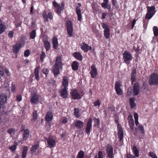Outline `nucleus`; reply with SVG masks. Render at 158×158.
Wrapping results in <instances>:
<instances>
[{
  "instance_id": "nucleus-1",
  "label": "nucleus",
  "mask_w": 158,
  "mask_h": 158,
  "mask_svg": "<svg viewBox=\"0 0 158 158\" xmlns=\"http://www.w3.org/2000/svg\"><path fill=\"white\" fill-rule=\"evenodd\" d=\"M62 62L61 57L59 56L56 57L55 63L52 70V71L55 76L59 74L60 69L62 68Z\"/></svg>"
},
{
  "instance_id": "nucleus-2",
  "label": "nucleus",
  "mask_w": 158,
  "mask_h": 158,
  "mask_svg": "<svg viewBox=\"0 0 158 158\" xmlns=\"http://www.w3.org/2000/svg\"><path fill=\"white\" fill-rule=\"evenodd\" d=\"M147 12L146 15L145 19H150L152 18L156 12L155 7L154 6H147Z\"/></svg>"
},
{
  "instance_id": "nucleus-3",
  "label": "nucleus",
  "mask_w": 158,
  "mask_h": 158,
  "mask_svg": "<svg viewBox=\"0 0 158 158\" xmlns=\"http://www.w3.org/2000/svg\"><path fill=\"white\" fill-rule=\"evenodd\" d=\"M53 6L56 8L55 11L58 15H60L61 14V11L63 10L64 8V4L63 2L61 3V6L58 4L56 2L53 1Z\"/></svg>"
},
{
  "instance_id": "nucleus-4",
  "label": "nucleus",
  "mask_w": 158,
  "mask_h": 158,
  "mask_svg": "<svg viewBox=\"0 0 158 158\" xmlns=\"http://www.w3.org/2000/svg\"><path fill=\"white\" fill-rule=\"evenodd\" d=\"M149 84L150 85H158V75L153 73L151 74L149 81Z\"/></svg>"
},
{
  "instance_id": "nucleus-5",
  "label": "nucleus",
  "mask_w": 158,
  "mask_h": 158,
  "mask_svg": "<svg viewBox=\"0 0 158 158\" xmlns=\"http://www.w3.org/2000/svg\"><path fill=\"white\" fill-rule=\"evenodd\" d=\"M106 152L107 154L106 158H114V153L113 148L112 145L108 144L106 146Z\"/></svg>"
},
{
  "instance_id": "nucleus-6",
  "label": "nucleus",
  "mask_w": 158,
  "mask_h": 158,
  "mask_svg": "<svg viewBox=\"0 0 158 158\" xmlns=\"http://www.w3.org/2000/svg\"><path fill=\"white\" fill-rule=\"evenodd\" d=\"M123 56L124 61L127 64H129L133 58L131 53L127 51H125L123 54Z\"/></svg>"
},
{
  "instance_id": "nucleus-7",
  "label": "nucleus",
  "mask_w": 158,
  "mask_h": 158,
  "mask_svg": "<svg viewBox=\"0 0 158 158\" xmlns=\"http://www.w3.org/2000/svg\"><path fill=\"white\" fill-rule=\"evenodd\" d=\"M66 30L69 36L73 35V25L70 21H68L66 23Z\"/></svg>"
},
{
  "instance_id": "nucleus-8",
  "label": "nucleus",
  "mask_w": 158,
  "mask_h": 158,
  "mask_svg": "<svg viewBox=\"0 0 158 158\" xmlns=\"http://www.w3.org/2000/svg\"><path fill=\"white\" fill-rule=\"evenodd\" d=\"M47 142V147L50 148L54 147L56 145V140L52 138L49 137L46 138Z\"/></svg>"
},
{
  "instance_id": "nucleus-9",
  "label": "nucleus",
  "mask_w": 158,
  "mask_h": 158,
  "mask_svg": "<svg viewBox=\"0 0 158 158\" xmlns=\"http://www.w3.org/2000/svg\"><path fill=\"white\" fill-rule=\"evenodd\" d=\"M102 27L104 29V35L105 38L108 39L109 38L110 35V30L107 25L104 23L102 24Z\"/></svg>"
},
{
  "instance_id": "nucleus-10",
  "label": "nucleus",
  "mask_w": 158,
  "mask_h": 158,
  "mask_svg": "<svg viewBox=\"0 0 158 158\" xmlns=\"http://www.w3.org/2000/svg\"><path fill=\"white\" fill-rule=\"evenodd\" d=\"M70 94L74 99H78L81 98L80 94L78 93L77 90L76 89H72L71 91Z\"/></svg>"
},
{
  "instance_id": "nucleus-11",
  "label": "nucleus",
  "mask_w": 158,
  "mask_h": 158,
  "mask_svg": "<svg viewBox=\"0 0 158 158\" xmlns=\"http://www.w3.org/2000/svg\"><path fill=\"white\" fill-rule=\"evenodd\" d=\"M40 95L35 93L31 95L30 102L32 104H36L38 102Z\"/></svg>"
},
{
  "instance_id": "nucleus-12",
  "label": "nucleus",
  "mask_w": 158,
  "mask_h": 158,
  "mask_svg": "<svg viewBox=\"0 0 158 158\" xmlns=\"http://www.w3.org/2000/svg\"><path fill=\"white\" fill-rule=\"evenodd\" d=\"M117 131L118 138L120 141H121L123 137V132L121 125L119 124L117 126Z\"/></svg>"
},
{
  "instance_id": "nucleus-13",
  "label": "nucleus",
  "mask_w": 158,
  "mask_h": 158,
  "mask_svg": "<svg viewBox=\"0 0 158 158\" xmlns=\"http://www.w3.org/2000/svg\"><path fill=\"white\" fill-rule=\"evenodd\" d=\"M42 16L44 19V21L46 22H48V19H52L53 18V16L52 12H50L48 13V15H47L46 11H44L43 13Z\"/></svg>"
},
{
  "instance_id": "nucleus-14",
  "label": "nucleus",
  "mask_w": 158,
  "mask_h": 158,
  "mask_svg": "<svg viewBox=\"0 0 158 158\" xmlns=\"http://www.w3.org/2000/svg\"><path fill=\"white\" fill-rule=\"evenodd\" d=\"M92 119L91 118H89L88 120V122L87 124L85 130L86 132L88 134H90V132L92 129Z\"/></svg>"
},
{
  "instance_id": "nucleus-15",
  "label": "nucleus",
  "mask_w": 158,
  "mask_h": 158,
  "mask_svg": "<svg viewBox=\"0 0 158 158\" xmlns=\"http://www.w3.org/2000/svg\"><path fill=\"white\" fill-rule=\"evenodd\" d=\"M72 125L78 129H81L83 127L84 123L79 120L77 119L73 123Z\"/></svg>"
},
{
  "instance_id": "nucleus-16",
  "label": "nucleus",
  "mask_w": 158,
  "mask_h": 158,
  "mask_svg": "<svg viewBox=\"0 0 158 158\" xmlns=\"http://www.w3.org/2000/svg\"><path fill=\"white\" fill-rule=\"evenodd\" d=\"M121 84L119 82L116 81L115 84V89L117 94L118 95H121L122 94V92L121 89Z\"/></svg>"
},
{
  "instance_id": "nucleus-17",
  "label": "nucleus",
  "mask_w": 158,
  "mask_h": 158,
  "mask_svg": "<svg viewBox=\"0 0 158 158\" xmlns=\"http://www.w3.org/2000/svg\"><path fill=\"white\" fill-rule=\"evenodd\" d=\"M91 71L90 72V73L92 77L94 78L96 76L97 74V69L95 66L93 64L91 66Z\"/></svg>"
},
{
  "instance_id": "nucleus-18",
  "label": "nucleus",
  "mask_w": 158,
  "mask_h": 158,
  "mask_svg": "<svg viewBox=\"0 0 158 158\" xmlns=\"http://www.w3.org/2000/svg\"><path fill=\"white\" fill-rule=\"evenodd\" d=\"M80 46L81 49L85 52L92 49V47L91 46H89L87 44L85 43H82Z\"/></svg>"
},
{
  "instance_id": "nucleus-19",
  "label": "nucleus",
  "mask_w": 158,
  "mask_h": 158,
  "mask_svg": "<svg viewBox=\"0 0 158 158\" xmlns=\"http://www.w3.org/2000/svg\"><path fill=\"white\" fill-rule=\"evenodd\" d=\"M68 88H62L61 87L60 91V95L64 98H66L68 97Z\"/></svg>"
},
{
  "instance_id": "nucleus-20",
  "label": "nucleus",
  "mask_w": 158,
  "mask_h": 158,
  "mask_svg": "<svg viewBox=\"0 0 158 158\" xmlns=\"http://www.w3.org/2000/svg\"><path fill=\"white\" fill-rule=\"evenodd\" d=\"M139 85L138 83H135L133 86V93L134 95H138L139 93Z\"/></svg>"
},
{
  "instance_id": "nucleus-21",
  "label": "nucleus",
  "mask_w": 158,
  "mask_h": 158,
  "mask_svg": "<svg viewBox=\"0 0 158 158\" xmlns=\"http://www.w3.org/2000/svg\"><path fill=\"white\" fill-rule=\"evenodd\" d=\"M63 81L62 82L63 88H68L69 84V81L68 77L66 76H64L63 77Z\"/></svg>"
},
{
  "instance_id": "nucleus-22",
  "label": "nucleus",
  "mask_w": 158,
  "mask_h": 158,
  "mask_svg": "<svg viewBox=\"0 0 158 158\" xmlns=\"http://www.w3.org/2000/svg\"><path fill=\"white\" fill-rule=\"evenodd\" d=\"M136 75V71L135 68H133L131 74V79L132 83L135 82V77Z\"/></svg>"
},
{
  "instance_id": "nucleus-23",
  "label": "nucleus",
  "mask_w": 158,
  "mask_h": 158,
  "mask_svg": "<svg viewBox=\"0 0 158 158\" xmlns=\"http://www.w3.org/2000/svg\"><path fill=\"white\" fill-rule=\"evenodd\" d=\"M21 47V44L19 43L13 45L12 47L13 52L15 53H18Z\"/></svg>"
},
{
  "instance_id": "nucleus-24",
  "label": "nucleus",
  "mask_w": 158,
  "mask_h": 158,
  "mask_svg": "<svg viewBox=\"0 0 158 158\" xmlns=\"http://www.w3.org/2000/svg\"><path fill=\"white\" fill-rule=\"evenodd\" d=\"M29 131L27 129L24 131L23 135V141L27 140L29 137Z\"/></svg>"
},
{
  "instance_id": "nucleus-25",
  "label": "nucleus",
  "mask_w": 158,
  "mask_h": 158,
  "mask_svg": "<svg viewBox=\"0 0 158 158\" xmlns=\"http://www.w3.org/2000/svg\"><path fill=\"white\" fill-rule=\"evenodd\" d=\"M7 98V96L5 94H2L0 96V103L3 105L6 101Z\"/></svg>"
},
{
  "instance_id": "nucleus-26",
  "label": "nucleus",
  "mask_w": 158,
  "mask_h": 158,
  "mask_svg": "<svg viewBox=\"0 0 158 158\" xmlns=\"http://www.w3.org/2000/svg\"><path fill=\"white\" fill-rule=\"evenodd\" d=\"M53 118V115L51 112H48L45 117V120L47 122L51 121Z\"/></svg>"
},
{
  "instance_id": "nucleus-27",
  "label": "nucleus",
  "mask_w": 158,
  "mask_h": 158,
  "mask_svg": "<svg viewBox=\"0 0 158 158\" xmlns=\"http://www.w3.org/2000/svg\"><path fill=\"white\" fill-rule=\"evenodd\" d=\"M40 69V66L36 67L34 71V76L35 77V78L37 81L39 80V71Z\"/></svg>"
},
{
  "instance_id": "nucleus-28",
  "label": "nucleus",
  "mask_w": 158,
  "mask_h": 158,
  "mask_svg": "<svg viewBox=\"0 0 158 158\" xmlns=\"http://www.w3.org/2000/svg\"><path fill=\"white\" fill-rule=\"evenodd\" d=\"M73 55L74 57L75 58L77 59L80 61L82 60V56L79 52H74L73 53Z\"/></svg>"
},
{
  "instance_id": "nucleus-29",
  "label": "nucleus",
  "mask_w": 158,
  "mask_h": 158,
  "mask_svg": "<svg viewBox=\"0 0 158 158\" xmlns=\"http://www.w3.org/2000/svg\"><path fill=\"white\" fill-rule=\"evenodd\" d=\"M79 65V64L77 61H74L71 64L72 69L74 71L77 70L78 69Z\"/></svg>"
},
{
  "instance_id": "nucleus-30",
  "label": "nucleus",
  "mask_w": 158,
  "mask_h": 158,
  "mask_svg": "<svg viewBox=\"0 0 158 158\" xmlns=\"http://www.w3.org/2000/svg\"><path fill=\"white\" fill-rule=\"evenodd\" d=\"M52 42L53 48L55 49H56L58 45L57 38L54 37L53 39Z\"/></svg>"
},
{
  "instance_id": "nucleus-31",
  "label": "nucleus",
  "mask_w": 158,
  "mask_h": 158,
  "mask_svg": "<svg viewBox=\"0 0 158 158\" xmlns=\"http://www.w3.org/2000/svg\"><path fill=\"white\" fill-rule=\"evenodd\" d=\"M76 11L78 16V20L81 21V10L79 8L77 7L76 8Z\"/></svg>"
},
{
  "instance_id": "nucleus-32",
  "label": "nucleus",
  "mask_w": 158,
  "mask_h": 158,
  "mask_svg": "<svg viewBox=\"0 0 158 158\" xmlns=\"http://www.w3.org/2000/svg\"><path fill=\"white\" fill-rule=\"evenodd\" d=\"M39 147V143H37L36 144L33 145L31 148L30 151L31 152L33 153L35 152L37 150V149Z\"/></svg>"
},
{
  "instance_id": "nucleus-33",
  "label": "nucleus",
  "mask_w": 158,
  "mask_h": 158,
  "mask_svg": "<svg viewBox=\"0 0 158 158\" xmlns=\"http://www.w3.org/2000/svg\"><path fill=\"white\" fill-rule=\"evenodd\" d=\"M134 154L136 157H138L139 156V150L135 146H134L132 149Z\"/></svg>"
},
{
  "instance_id": "nucleus-34",
  "label": "nucleus",
  "mask_w": 158,
  "mask_h": 158,
  "mask_svg": "<svg viewBox=\"0 0 158 158\" xmlns=\"http://www.w3.org/2000/svg\"><path fill=\"white\" fill-rule=\"evenodd\" d=\"M135 100V99L134 98H131L129 99L130 106L131 109L134 108L136 106L135 103L134 102Z\"/></svg>"
},
{
  "instance_id": "nucleus-35",
  "label": "nucleus",
  "mask_w": 158,
  "mask_h": 158,
  "mask_svg": "<svg viewBox=\"0 0 158 158\" xmlns=\"http://www.w3.org/2000/svg\"><path fill=\"white\" fill-rule=\"evenodd\" d=\"M44 45L46 51H48L50 49V44L48 41L45 40L44 41Z\"/></svg>"
},
{
  "instance_id": "nucleus-36",
  "label": "nucleus",
  "mask_w": 158,
  "mask_h": 158,
  "mask_svg": "<svg viewBox=\"0 0 158 158\" xmlns=\"http://www.w3.org/2000/svg\"><path fill=\"white\" fill-rule=\"evenodd\" d=\"M38 117L37 111L35 110L32 113L33 118L32 119V121H35L36 120Z\"/></svg>"
},
{
  "instance_id": "nucleus-37",
  "label": "nucleus",
  "mask_w": 158,
  "mask_h": 158,
  "mask_svg": "<svg viewBox=\"0 0 158 158\" xmlns=\"http://www.w3.org/2000/svg\"><path fill=\"white\" fill-rule=\"evenodd\" d=\"M4 78V72L3 67L0 66V81H2Z\"/></svg>"
},
{
  "instance_id": "nucleus-38",
  "label": "nucleus",
  "mask_w": 158,
  "mask_h": 158,
  "mask_svg": "<svg viewBox=\"0 0 158 158\" xmlns=\"http://www.w3.org/2000/svg\"><path fill=\"white\" fill-rule=\"evenodd\" d=\"M28 148L27 147H25L22 152L23 158H26L27 152Z\"/></svg>"
},
{
  "instance_id": "nucleus-39",
  "label": "nucleus",
  "mask_w": 158,
  "mask_h": 158,
  "mask_svg": "<svg viewBox=\"0 0 158 158\" xmlns=\"http://www.w3.org/2000/svg\"><path fill=\"white\" fill-rule=\"evenodd\" d=\"M101 5L102 7L107 9L108 10H110V6L108 5V3L103 2L101 4Z\"/></svg>"
},
{
  "instance_id": "nucleus-40",
  "label": "nucleus",
  "mask_w": 158,
  "mask_h": 158,
  "mask_svg": "<svg viewBox=\"0 0 158 158\" xmlns=\"http://www.w3.org/2000/svg\"><path fill=\"white\" fill-rule=\"evenodd\" d=\"M84 153L83 151L81 150L78 153L76 158H83Z\"/></svg>"
},
{
  "instance_id": "nucleus-41",
  "label": "nucleus",
  "mask_w": 158,
  "mask_h": 158,
  "mask_svg": "<svg viewBox=\"0 0 158 158\" xmlns=\"http://www.w3.org/2000/svg\"><path fill=\"white\" fill-rule=\"evenodd\" d=\"M153 31L154 35L155 36H158V28L157 27L155 26L153 28Z\"/></svg>"
},
{
  "instance_id": "nucleus-42",
  "label": "nucleus",
  "mask_w": 158,
  "mask_h": 158,
  "mask_svg": "<svg viewBox=\"0 0 158 158\" xmlns=\"http://www.w3.org/2000/svg\"><path fill=\"white\" fill-rule=\"evenodd\" d=\"M5 28V26L3 23L0 24V34L4 31Z\"/></svg>"
},
{
  "instance_id": "nucleus-43",
  "label": "nucleus",
  "mask_w": 158,
  "mask_h": 158,
  "mask_svg": "<svg viewBox=\"0 0 158 158\" xmlns=\"http://www.w3.org/2000/svg\"><path fill=\"white\" fill-rule=\"evenodd\" d=\"M134 117L135 119V124L136 126H138L139 124V122L138 116L137 113H134Z\"/></svg>"
},
{
  "instance_id": "nucleus-44",
  "label": "nucleus",
  "mask_w": 158,
  "mask_h": 158,
  "mask_svg": "<svg viewBox=\"0 0 158 158\" xmlns=\"http://www.w3.org/2000/svg\"><path fill=\"white\" fill-rule=\"evenodd\" d=\"M30 37L31 39H34L36 35V31L35 30H33L30 33Z\"/></svg>"
},
{
  "instance_id": "nucleus-45",
  "label": "nucleus",
  "mask_w": 158,
  "mask_h": 158,
  "mask_svg": "<svg viewBox=\"0 0 158 158\" xmlns=\"http://www.w3.org/2000/svg\"><path fill=\"white\" fill-rule=\"evenodd\" d=\"M74 114L75 116L77 118H78L80 117V115L79 114V110L78 108H75Z\"/></svg>"
},
{
  "instance_id": "nucleus-46",
  "label": "nucleus",
  "mask_w": 158,
  "mask_h": 158,
  "mask_svg": "<svg viewBox=\"0 0 158 158\" xmlns=\"http://www.w3.org/2000/svg\"><path fill=\"white\" fill-rule=\"evenodd\" d=\"M17 143H15L13 145L10 147L9 149L12 152H14L15 150V149L17 148Z\"/></svg>"
},
{
  "instance_id": "nucleus-47",
  "label": "nucleus",
  "mask_w": 158,
  "mask_h": 158,
  "mask_svg": "<svg viewBox=\"0 0 158 158\" xmlns=\"http://www.w3.org/2000/svg\"><path fill=\"white\" fill-rule=\"evenodd\" d=\"M46 55L44 51H42L40 56V60L42 62L44 61V59L46 57Z\"/></svg>"
},
{
  "instance_id": "nucleus-48",
  "label": "nucleus",
  "mask_w": 158,
  "mask_h": 158,
  "mask_svg": "<svg viewBox=\"0 0 158 158\" xmlns=\"http://www.w3.org/2000/svg\"><path fill=\"white\" fill-rule=\"evenodd\" d=\"M130 126V129L132 130L134 129V121H132L131 122H128Z\"/></svg>"
},
{
  "instance_id": "nucleus-49",
  "label": "nucleus",
  "mask_w": 158,
  "mask_h": 158,
  "mask_svg": "<svg viewBox=\"0 0 158 158\" xmlns=\"http://www.w3.org/2000/svg\"><path fill=\"white\" fill-rule=\"evenodd\" d=\"M148 155L149 156L152 157V158H157V157L156 154L153 153V152H150L148 153Z\"/></svg>"
},
{
  "instance_id": "nucleus-50",
  "label": "nucleus",
  "mask_w": 158,
  "mask_h": 158,
  "mask_svg": "<svg viewBox=\"0 0 158 158\" xmlns=\"http://www.w3.org/2000/svg\"><path fill=\"white\" fill-rule=\"evenodd\" d=\"M94 120L95 122V126H98L100 124V121L98 118H94Z\"/></svg>"
},
{
  "instance_id": "nucleus-51",
  "label": "nucleus",
  "mask_w": 158,
  "mask_h": 158,
  "mask_svg": "<svg viewBox=\"0 0 158 158\" xmlns=\"http://www.w3.org/2000/svg\"><path fill=\"white\" fill-rule=\"evenodd\" d=\"M98 157H97V156L96 155L94 158H103V155L102 152L101 151H99L98 153Z\"/></svg>"
},
{
  "instance_id": "nucleus-52",
  "label": "nucleus",
  "mask_w": 158,
  "mask_h": 158,
  "mask_svg": "<svg viewBox=\"0 0 158 158\" xmlns=\"http://www.w3.org/2000/svg\"><path fill=\"white\" fill-rule=\"evenodd\" d=\"M138 129L142 133L145 134V131L144 129V127L141 125H140L138 127Z\"/></svg>"
},
{
  "instance_id": "nucleus-53",
  "label": "nucleus",
  "mask_w": 158,
  "mask_h": 158,
  "mask_svg": "<svg viewBox=\"0 0 158 158\" xmlns=\"http://www.w3.org/2000/svg\"><path fill=\"white\" fill-rule=\"evenodd\" d=\"M30 54V50L29 49H27L24 51V56L25 57H27L29 56Z\"/></svg>"
},
{
  "instance_id": "nucleus-54",
  "label": "nucleus",
  "mask_w": 158,
  "mask_h": 158,
  "mask_svg": "<svg viewBox=\"0 0 158 158\" xmlns=\"http://www.w3.org/2000/svg\"><path fill=\"white\" fill-rule=\"evenodd\" d=\"M15 129L11 128H10L8 129L7 130V132L9 134H12L13 132H15Z\"/></svg>"
},
{
  "instance_id": "nucleus-55",
  "label": "nucleus",
  "mask_w": 158,
  "mask_h": 158,
  "mask_svg": "<svg viewBox=\"0 0 158 158\" xmlns=\"http://www.w3.org/2000/svg\"><path fill=\"white\" fill-rule=\"evenodd\" d=\"M14 32L13 31H9L8 34V36L11 38H12L13 37Z\"/></svg>"
},
{
  "instance_id": "nucleus-56",
  "label": "nucleus",
  "mask_w": 158,
  "mask_h": 158,
  "mask_svg": "<svg viewBox=\"0 0 158 158\" xmlns=\"http://www.w3.org/2000/svg\"><path fill=\"white\" fill-rule=\"evenodd\" d=\"M42 72L45 75H46L48 73L49 71L48 70L47 68H44L43 69Z\"/></svg>"
},
{
  "instance_id": "nucleus-57",
  "label": "nucleus",
  "mask_w": 158,
  "mask_h": 158,
  "mask_svg": "<svg viewBox=\"0 0 158 158\" xmlns=\"http://www.w3.org/2000/svg\"><path fill=\"white\" fill-rule=\"evenodd\" d=\"M11 90L12 92H14L15 90V87L14 83L13 82L11 84Z\"/></svg>"
},
{
  "instance_id": "nucleus-58",
  "label": "nucleus",
  "mask_w": 158,
  "mask_h": 158,
  "mask_svg": "<svg viewBox=\"0 0 158 158\" xmlns=\"http://www.w3.org/2000/svg\"><path fill=\"white\" fill-rule=\"evenodd\" d=\"M17 100L18 102H20L22 100V96L21 95H19L16 96Z\"/></svg>"
},
{
  "instance_id": "nucleus-59",
  "label": "nucleus",
  "mask_w": 158,
  "mask_h": 158,
  "mask_svg": "<svg viewBox=\"0 0 158 158\" xmlns=\"http://www.w3.org/2000/svg\"><path fill=\"white\" fill-rule=\"evenodd\" d=\"M128 122H131L134 121V120L132 118V116L131 114L129 115L128 117Z\"/></svg>"
},
{
  "instance_id": "nucleus-60",
  "label": "nucleus",
  "mask_w": 158,
  "mask_h": 158,
  "mask_svg": "<svg viewBox=\"0 0 158 158\" xmlns=\"http://www.w3.org/2000/svg\"><path fill=\"white\" fill-rule=\"evenodd\" d=\"M100 103L99 102V100H98L95 102L94 103V105L95 106H100Z\"/></svg>"
},
{
  "instance_id": "nucleus-61",
  "label": "nucleus",
  "mask_w": 158,
  "mask_h": 158,
  "mask_svg": "<svg viewBox=\"0 0 158 158\" xmlns=\"http://www.w3.org/2000/svg\"><path fill=\"white\" fill-rule=\"evenodd\" d=\"M127 158H135V156L129 153L127 154Z\"/></svg>"
},
{
  "instance_id": "nucleus-62",
  "label": "nucleus",
  "mask_w": 158,
  "mask_h": 158,
  "mask_svg": "<svg viewBox=\"0 0 158 158\" xmlns=\"http://www.w3.org/2000/svg\"><path fill=\"white\" fill-rule=\"evenodd\" d=\"M136 20L135 19H134L132 22V26L131 29H133L134 27V26L136 23Z\"/></svg>"
},
{
  "instance_id": "nucleus-63",
  "label": "nucleus",
  "mask_w": 158,
  "mask_h": 158,
  "mask_svg": "<svg viewBox=\"0 0 158 158\" xmlns=\"http://www.w3.org/2000/svg\"><path fill=\"white\" fill-rule=\"evenodd\" d=\"M62 123H65L67 122V119L66 117H64L63 118V119L62 121Z\"/></svg>"
},
{
  "instance_id": "nucleus-64",
  "label": "nucleus",
  "mask_w": 158,
  "mask_h": 158,
  "mask_svg": "<svg viewBox=\"0 0 158 158\" xmlns=\"http://www.w3.org/2000/svg\"><path fill=\"white\" fill-rule=\"evenodd\" d=\"M109 109L111 112H112L114 111L115 109L113 106H110L109 108Z\"/></svg>"
}]
</instances>
